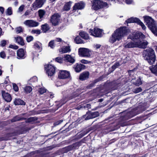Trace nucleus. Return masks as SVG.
Masks as SVG:
<instances>
[{"mask_svg": "<svg viewBox=\"0 0 157 157\" xmlns=\"http://www.w3.org/2000/svg\"><path fill=\"white\" fill-rule=\"evenodd\" d=\"M129 33V30L126 27H121L116 30L109 39V42L113 43L116 41H119Z\"/></svg>", "mask_w": 157, "mask_h": 157, "instance_id": "obj_1", "label": "nucleus"}, {"mask_svg": "<svg viewBox=\"0 0 157 157\" xmlns=\"http://www.w3.org/2000/svg\"><path fill=\"white\" fill-rule=\"evenodd\" d=\"M145 37L144 35L141 33H133L129 35L128 38L132 40L137 41V47L141 48H145L147 47L148 44V42L144 40L141 41V40L144 39Z\"/></svg>", "mask_w": 157, "mask_h": 157, "instance_id": "obj_2", "label": "nucleus"}, {"mask_svg": "<svg viewBox=\"0 0 157 157\" xmlns=\"http://www.w3.org/2000/svg\"><path fill=\"white\" fill-rule=\"evenodd\" d=\"M143 56L150 65L154 63L156 60V56L154 50L151 48H148L144 50L143 52Z\"/></svg>", "mask_w": 157, "mask_h": 157, "instance_id": "obj_3", "label": "nucleus"}, {"mask_svg": "<svg viewBox=\"0 0 157 157\" xmlns=\"http://www.w3.org/2000/svg\"><path fill=\"white\" fill-rule=\"evenodd\" d=\"M146 25L155 35L157 36V26L155 22L151 17L148 16L144 17Z\"/></svg>", "mask_w": 157, "mask_h": 157, "instance_id": "obj_4", "label": "nucleus"}, {"mask_svg": "<svg viewBox=\"0 0 157 157\" xmlns=\"http://www.w3.org/2000/svg\"><path fill=\"white\" fill-rule=\"evenodd\" d=\"M107 3L105 2L99 0H95L93 1L92 8L95 10H97L107 7Z\"/></svg>", "mask_w": 157, "mask_h": 157, "instance_id": "obj_5", "label": "nucleus"}, {"mask_svg": "<svg viewBox=\"0 0 157 157\" xmlns=\"http://www.w3.org/2000/svg\"><path fill=\"white\" fill-rule=\"evenodd\" d=\"M126 22L127 23H136L140 25L142 29L143 30L145 29L146 28L144 23L141 22L140 19L137 17H132L128 19L126 21Z\"/></svg>", "mask_w": 157, "mask_h": 157, "instance_id": "obj_6", "label": "nucleus"}, {"mask_svg": "<svg viewBox=\"0 0 157 157\" xmlns=\"http://www.w3.org/2000/svg\"><path fill=\"white\" fill-rule=\"evenodd\" d=\"M46 0H36L32 5L31 10H35L42 6Z\"/></svg>", "mask_w": 157, "mask_h": 157, "instance_id": "obj_7", "label": "nucleus"}, {"mask_svg": "<svg viewBox=\"0 0 157 157\" xmlns=\"http://www.w3.org/2000/svg\"><path fill=\"white\" fill-rule=\"evenodd\" d=\"M91 52L88 49L85 48H80L78 49L79 55L82 57H89L91 56Z\"/></svg>", "mask_w": 157, "mask_h": 157, "instance_id": "obj_8", "label": "nucleus"}, {"mask_svg": "<svg viewBox=\"0 0 157 157\" xmlns=\"http://www.w3.org/2000/svg\"><path fill=\"white\" fill-rule=\"evenodd\" d=\"M47 74L48 76H53L55 73L56 68L52 65L49 64L45 67Z\"/></svg>", "mask_w": 157, "mask_h": 157, "instance_id": "obj_9", "label": "nucleus"}, {"mask_svg": "<svg viewBox=\"0 0 157 157\" xmlns=\"http://www.w3.org/2000/svg\"><path fill=\"white\" fill-rule=\"evenodd\" d=\"M60 16L58 13L52 15L50 19L52 25L56 26L58 25L60 21Z\"/></svg>", "mask_w": 157, "mask_h": 157, "instance_id": "obj_10", "label": "nucleus"}, {"mask_svg": "<svg viewBox=\"0 0 157 157\" xmlns=\"http://www.w3.org/2000/svg\"><path fill=\"white\" fill-rule=\"evenodd\" d=\"M89 32L92 35L95 37H100L102 36V30L100 29L94 28V31L92 29H90Z\"/></svg>", "mask_w": 157, "mask_h": 157, "instance_id": "obj_11", "label": "nucleus"}, {"mask_svg": "<svg viewBox=\"0 0 157 157\" xmlns=\"http://www.w3.org/2000/svg\"><path fill=\"white\" fill-rule=\"evenodd\" d=\"M58 77L59 78L61 79L70 78V73L69 72L66 71L61 70L59 71Z\"/></svg>", "mask_w": 157, "mask_h": 157, "instance_id": "obj_12", "label": "nucleus"}, {"mask_svg": "<svg viewBox=\"0 0 157 157\" xmlns=\"http://www.w3.org/2000/svg\"><path fill=\"white\" fill-rule=\"evenodd\" d=\"M25 25L30 27H34L38 26L39 23L33 20H27L24 22Z\"/></svg>", "mask_w": 157, "mask_h": 157, "instance_id": "obj_13", "label": "nucleus"}, {"mask_svg": "<svg viewBox=\"0 0 157 157\" xmlns=\"http://www.w3.org/2000/svg\"><path fill=\"white\" fill-rule=\"evenodd\" d=\"M85 67V66L84 65L79 63L75 64L73 67L75 71L77 73L80 72L82 70L84 69Z\"/></svg>", "mask_w": 157, "mask_h": 157, "instance_id": "obj_14", "label": "nucleus"}, {"mask_svg": "<svg viewBox=\"0 0 157 157\" xmlns=\"http://www.w3.org/2000/svg\"><path fill=\"white\" fill-rule=\"evenodd\" d=\"M89 75L90 73L88 71H84L80 74L79 78L80 80L84 81L89 78Z\"/></svg>", "mask_w": 157, "mask_h": 157, "instance_id": "obj_15", "label": "nucleus"}, {"mask_svg": "<svg viewBox=\"0 0 157 157\" xmlns=\"http://www.w3.org/2000/svg\"><path fill=\"white\" fill-rule=\"evenodd\" d=\"M17 58L20 59H23L25 57L24 50L21 48L18 49L17 52Z\"/></svg>", "mask_w": 157, "mask_h": 157, "instance_id": "obj_16", "label": "nucleus"}, {"mask_svg": "<svg viewBox=\"0 0 157 157\" xmlns=\"http://www.w3.org/2000/svg\"><path fill=\"white\" fill-rule=\"evenodd\" d=\"M2 93L3 98L7 102H10L11 101L12 98L10 94L6 93L4 91H2Z\"/></svg>", "mask_w": 157, "mask_h": 157, "instance_id": "obj_17", "label": "nucleus"}, {"mask_svg": "<svg viewBox=\"0 0 157 157\" xmlns=\"http://www.w3.org/2000/svg\"><path fill=\"white\" fill-rule=\"evenodd\" d=\"M125 48H130L137 47V41L131 42L125 44L124 45Z\"/></svg>", "mask_w": 157, "mask_h": 157, "instance_id": "obj_18", "label": "nucleus"}, {"mask_svg": "<svg viewBox=\"0 0 157 157\" xmlns=\"http://www.w3.org/2000/svg\"><path fill=\"white\" fill-rule=\"evenodd\" d=\"M85 5L84 3L82 2L76 3L73 6V10L83 9Z\"/></svg>", "mask_w": 157, "mask_h": 157, "instance_id": "obj_19", "label": "nucleus"}, {"mask_svg": "<svg viewBox=\"0 0 157 157\" xmlns=\"http://www.w3.org/2000/svg\"><path fill=\"white\" fill-rule=\"evenodd\" d=\"M99 116L98 112H95L87 114V115L85 118V120H87L90 119L94 118Z\"/></svg>", "mask_w": 157, "mask_h": 157, "instance_id": "obj_20", "label": "nucleus"}, {"mask_svg": "<svg viewBox=\"0 0 157 157\" xmlns=\"http://www.w3.org/2000/svg\"><path fill=\"white\" fill-rule=\"evenodd\" d=\"M66 61L69 62L71 64H73L75 61V59L69 55H66L64 57Z\"/></svg>", "mask_w": 157, "mask_h": 157, "instance_id": "obj_21", "label": "nucleus"}, {"mask_svg": "<svg viewBox=\"0 0 157 157\" xmlns=\"http://www.w3.org/2000/svg\"><path fill=\"white\" fill-rule=\"evenodd\" d=\"M26 119V118L21 117L20 115H17L14 117L12 119H11V121L12 122H13L18 121L25 120Z\"/></svg>", "mask_w": 157, "mask_h": 157, "instance_id": "obj_22", "label": "nucleus"}, {"mask_svg": "<svg viewBox=\"0 0 157 157\" xmlns=\"http://www.w3.org/2000/svg\"><path fill=\"white\" fill-rule=\"evenodd\" d=\"M132 82L137 86H139L142 83L141 79L140 78H138L136 80L132 79Z\"/></svg>", "mask_w": 157, "mask_h": 157, "instance_id": "obj_23", "label": "nucleus"}, {"mask_svg": "<svg viewBox=\"0 0 157 157\" xmlns=\"http://www.w3.org/2000/svg\"><path fill=\"white\" fill-rule=\"evenodd\" d=\"M14 102L15 105H25V102L19 98L16 99Z\"/></svg>", "mask_w": 157, "mask_h": 157, "instance_id": "obj_24", "label": "nucleus"}, {"mask_svg": "<svg viewBox=\"0 0 157 157\" xmlns=\"http://www.w3.org/2000/svg\"><path fill=\"white\" fill-rule=\"evenodd\" d=\"M79 34L82 38L84 39L87 40L89 38L88 34L85 32H81Z\"/></svg>", "mask_w": 157, "mask_h": 157, "instance_id": "obj_25", "label": "nucleus"}, {"mask_svg": "<svg viewBox=\"0 0 157 157\" xmlns=\"http://www.w3.org/2000/svg\"><path fill=\"white\" fill-rule=\"evenodd\" d=\"M15 40L17 43L21 45H23L25 44L23 39L21 36L15 38Z\"/></svg>", "mask_w": 157, "mask_h": 157, "instance_id": "obj_26", "label": "nucleus"}, {"mask_svg": "<svg viewBox=\"0 0 157 157\" xmlns=\"http://www.w3.org/2000/svg\"><path fill=\"white\" fill-rule=\"evenodd\" d=\"M41 28L44 33H46L50 29L49 25L47 24H45L42 25Z\"/></svg>", "mask_w": 157, "mask_h": 157, "instance_id": "obj_27", "label": "nucleus"}, {"mask_svg": "<svg viewBox=\"0 0 157 157\" xmlns=\"http://www.w3.org/2000/svg\"><path fill=\"white\" fill-rule=\"evenodd\" d=\"M71 2H68L66 3L63 8V9L64 10L68 11L70 10V7L71 6Z\"/></svg>", "mask_w": 157, "mask_h": 157, "instance_id": "obj_28", "label": "nucleus"}, {"mask_svg": "<svg viewBox=\"0 0 157 157\" xmlns=\"http://www.w3.org/2000/svg\"><path fill=\"white\" fill-rule=\"evenodd\" d=\"M70 51L71 49L69 46H66L62 48L61 51L60 52H61L62 53H65Z\"/></svg>", "mask_w": 157, "mask_h": 157, "instance_id": "obj_29", "label": "nucleus"}, {"mask_svg": "<svg viewBox=\"0 0 157 157\" xmlns=\"http://www.w3.org/2000/svg\"><path fill=\"white\" fill-rule=\"evenodd\" d=\"M45 11L44 10L40 9L38 11L39 16L40 18H42L45 13Z\"/></svg>", "mask_w": 157, "mask_h": 157, "instance_id": "obj_30", "label": "nucleus"}, {"mask_svg": "<svg viewBox=\"0 0 157 157\" xmlns=\"http://www.w3.org/2000/svg\"><path fill=\"white\" fill-rule=\"evenodd\" d=\"M75 42L77 44L84 43L83 41L79 36H77L75 38L74 40Z\"/></svg>", "mask_w": 157, "mask_h": 157, "instance_id": "obj_31", "label": "nucleus"}, {"mask_svg": "<svg viewBox=\"0 0 157 157\" xmlns=\"http://www.w3.org/2000/svg\"><path fill=\"white\" fill-rule=\"evenodd\" d=\"M24 90L25 93L28 94L30 93L32 91V88L30 86H26L24 88Z\"/></svg>", "mask_w": 157, "mask_h": 157, "instance_id": "obj_32", "label": "nucleus"}, {"mask_svg": "<svg viewBox=\"0 0 157 157\" xmlns=\"http://www.w3.org/2000/svg\"><path fill=\"white\" fill-rule=\"evenodd\" d=\"M80 143L77 142L71 145L72 147L73 150L78 149L80 146Z\"/></svg>", "mask_w": 157, "mask_h": 157, "instance_id": "obj_33", "label": "nucleus"}, {"mask_svg": "<svg viewBox=\"0 0 157 157\" xmlns=\"http://www.w3.org/2000/svg\"><path fill=\"white\" fill-rule=\"evenodd\" d=\"M6 13L7 15H10L12 14V10L11 7H9L7 9Z\"/></svg>", "mask_w": 157, "mask_h": 157, "instance_id": "obj_34", "label": "nucleus"}, {"mask_svg": "<svg viewBox=\"0 0 157 157\" xmlns=\"http://www.w3.org/2000/svg\"><path fill=\"white\" fill-rule=\"evenodd\" d=\"M40 44L39 43H35L34 44V48L41 50Z\"/></svg>", "mask_w": 157, "mask_h": 157, "instance_id": "obj_35", "label": "nucleus"}, {"mask_svg": "<svg viewBox=\"0 0 157 157\" xmlns=\"http://www.w3.org/2000/svg\"><path fill=\"white\" fill-rule=\"evenodd\" d=\"M64 151L65 152H67L68 151L72 150V147L71 145H69L63 148Z\"/></svg>", "mask_w": 157, "mask_h": 157, "instance_id": "obj_36", "label": "nucleus"}, {"mask_svg": "<svg viewBox=\"0 0 157 157\" xmlns=\"http://www.w3.org/2000/svg\"><path fill=\"white\" fill-rule=\"evenodd\" d=\"M37 118L36 117H30L28 118L26 121V123H30L36 120Z\"/></svg>", "mask_w": 157, "mask_h": 157, "instance_id": "obj_37", "label": "nucleus"}, {"mask_svg": "<svg viewBox=\"0 0 157 157\" xmlns=\"http://www.w3.org/2000/svg\"><path fill=\"white\" fill-rule=\"evenodd\" d=\"M120 65V63L118 62L115 63L112 67V71H114Z\"/></svg>", "mask_w": 157, "mask_h": 157, "instance_id": "obj_38", "label": "nucleus"}, {"mask_svg": "<svg viewBox=\"0 0 157 157\" xmlns=\"http://www.w3.org/2000/svg\"><path fill=\"white\" fill-rule=\"evenodd\" d=\"M56 44L55 43L54 40H51L48 44V46L50 47L51 48H54L55 44Z\"/></svg>", "mask_w": 157, "mask_h": 157, "instance_id": "obj_39", "label": "nucleus"}, {"mask_svg": "<svg viewBox=\"0 0 157 157\" xmlns=\"http://www.w3.org/2000/svg\"><path fill=\"white\" fill-rule=\"evenodd\" d=\"M46 91L47 90L46 89L44 88L41 87L38 90V92L40 94H42L46 92Z\"/></svg>", "mask_w": 157, "mask_h": 157, "instance_id": "obj_40", "label": "nucleus"}, {"mask_svg": "<svg viewBox=\"0 0 157 157\" xmlns=\"http://www.w3.org/2000/svg\"><path fill=\"white\" fill-rule=\"evenodd\" d=\"M15 30L16 33L17 34L22 32L23 31L22 28L21 27L16 28Z\"/></svg>", "mask_w": 157, "mask_h": 157, "instance_id": "obj_41", "label": "nucleus"}, {"mask_svg": "<svg viewBox=\"0 0 157 157\" xmlns=\"http://www.w3.org/2000/svg\"><path fill=\"white\" fill-rule=\"evenodd\" d=\"M25 5H21L18 8V13L21 12L24 10L25 8Z\"/></svg>", "mask_w": 157, "mask_h": 157, "instance_id": "obj_42", "label": "nucleus"}, {"mask_svg": "<svg viewBox=\"0 0 157 157\" xmlns=\"http://www.w3.org/2000/svg\"><path fill=\"white\" fill-rule=\"evenodd\" d=\"M56 61L58 63H63V59L60 57H57L56 58Z\"/></svg>", "mask_w": 157, "mask_h": 157, "instance_id": "obj_43", "label": "nucleus"}, {"mask_svg": "<svg viewBox=\"0 0 157 157\" xmlns=\"http://www.w3.org/2000/svg\"><path fill=\"white\" fill-rule=\"evenodd\" d=\"M142 91V89L141 88L139 87L136 89H135L134 91V92L135 93H137L140 92H141Z\"/></svg>", "mask_w": 157, "mask_h": 157, "instance_id": "obj_44", "label": "nucleus"}, {"mask_svg": "<svg viewBox=\"0 0 157 157\" xmlns=\"http://www.w3.org/2000/svg\"><path fill=\"white\" fill-rule=\"evenodd\" d=\"M33 37L32 36H27L26 37V40L28 42H30L31 41L33 40Z\"/></svg>", "mask_w": 157, "mask_h": 157, "instance_id": "obj_45", "label": "nucleus"}, {"mask_svg": "<svg viewBox=\"0 0 157 157\" xmlns=\"http://www.w3.org/2000/svg\"><path fill=\"white\" fill-rule=\"evenodd\" d=\"M88 133V132L86 131H85L82 132L81 133H80L79 135L78 136L80 138H82V137H83L84 135H85L86 134H87Z\"/></svg>", "mask_w": 157, "mask_h": 157, "instance_id": "obj_46", "label": "nucleus"}, {"mask_svg": "<svg viewBox=\"0 0 157 157\" xmlns=\"http://www.w3.org/2000/svg\"><path fill=\"white\" fill-rule=\"evenodd\" d=\"M13 135V134H12H12H8L6 135L7 136V137H6L4 139H3L2 140H7L9 139H10V136H11Z\"/></svg>", "mask_w": 157, "mask_h": 157, "instance_id": "obj_47", "label": "nucleus"}, {"mask_svg": "<svg viewBox=\"0 0 157 157\" xmlns=\"http://www.w3.org/2000/svg\"><path fill=\"white\" fill-rule=\"evenodd\" d=\"M6 44V41L5 40H3L0 42V44L1 46L4 47L5 46Z\"/></svg>", "mask_w": 157, "mask_h": 157, "instance_id": "obj_48", "label": "nucleus"}, {"mask_svg": "<svg viewBox=\"0 0 157 157\" xmlns=\"http://www.w3.org/2000/svg\"><path fill=\"white\" fill-rule=\"evenodd\" d=\"M13 88L14 90L15 91H17L18 90V88L17 85L15 83H13Z\"/></svg>", "mask_w": 157, "mask_h": 157, "instance_id": "obj_49", "label": "nucleus"}, {"mask_svg": "<svg viewBox=\"0 0 157 157\" xmlns=\"http://www.w3.org/2000/svg\"><path fill=\"white\" fill-rule=\"evenodd\" d=\"M0 57L3 59L6 57V55L4 52H2L0 53Z\"/></svg>", "mask_w": 157, "mask_h": 157, "instance_id": "obj_50", "label": "nucleus"}, {"mask_svg": "<svg viewBox=\"0 0 157 157\" xmlns=\"http://www.w3.org/2000/svg\"><path fill=\"white\" fill-rule=\"evenodd\" d=\"M37 78L36 77H33L31 78L30 80L31 82H36L37 81Z\"/></svg>", "mask_w": 157, "mask_h": 157, "instance_id": "obj_51", "label": "nucleus"}, {"mask_svg": "<svg viewBox=\"0 0 157 157\" xmlns=\"http://www.w3.org/2000/svg\"><path fill=\"white\" fill-rule=\"evenodd\" d=\"M9 48L15 49H17L18 48V46L13 45H10L9 46Z\"/></svg>", "mask_w": 157, "mask_h": 157, "instance_id": "obj_52", "label": "nucleus"}, {"mask_svg": "<svg viewBox=\"0 0 157 157\" xmlns=\"http://www.w3.org/2000/svg\"><path fill=\"white\" fill-rule=\"evenodd\" d=\"M81 62L82 63H84L85 64H87V63H90V61H88V60H86L85 59H82L81 61Z\"/></svg>", "mask_w": 157, "mask_h": 157, "instance_id": "obj_53", "label": "nucleus"}, {"mask_svg": "<svg viewBox=\"0 0 157 157\" xmlns=\"http://www.w3.org/2000/svg\"><path fill=\"white\" fill-rule=\"evenodd\" d=\"M63 121V120H60L59 121H57L55 122V123H54V125L55 126H56V125H58L60 124Z\"/></svg>", "mask_w": 157, "mask_h": 157, "instance_id": "obj_54", "label": "nucleus"}, {"mask_svg": "<svg viewBox=\"0 0 157 157\" xmlns=\"http://www.w3.org/2000/svg\"><path fill=\"white\" fill-rule=\"evenodd\" d=\"M124 2L127 4H130L132 3V0H124Z\"/></svg>", "mask_w": 157, "mask_h": 157, "instance_id": "obj_55", "label": "nucleus"}, {"mask_svg": "<svg viewBox=\"0 0 157 157\" xmlns=\"http://www.w3.org/2000/svg\"><path fill=\"white\" fill-rule=\"evenodd\" d=\"M62 39L60 38H57L54 41H55V43H56L58 42H60L62 41Z\"/></svg>", "mask_w": 157, "mask_h": 157, "instance_id": "obj_56", "label": "nucleus"}, {"mask_svg": "<svg viewBox=\"0 0 157 157\" xmlns=\"http://www.w3.org/2000/svg\"><path fill=\"white\" fill-rule=\"evenodd\" d=\"M32 32L33 33H36L37 34H39L40 33V31L39 30H33Z\"/></svg>", "mask_w": 157, "mask_h": 157, "instance_id": "obj_57", "label": "nucleus"}, {"mask_svg": "<svg viewBox=\"0 0 157 157\" xmlns=\"http://www.w3.org/2000/svg\"><path fill=\"white\" fill-rule=\"evenodd\" d=\"M0 11L1 12L2 14L4 13V9L2 7L0 6Z\"/></svg>", "mask_w": 157, "mask_h": 157, "instance_id": "obj_58", "label": "nucleus"}, {"mask_svg": "<svg viewBox=\"0 0 157 157\" xmlns=\"http://www.w3.org/2000/svg\"><path fill=\"white\" fill-rule=\"evenodd\" d=\"M10 55L13 56H15V53L14 52L11 51V52L10 53Z\"/></svg>", "mask_w": 157, "mask_h": 157, "instance_id": "obj_59", "label": "nucleus"}, {"mask_svg": "<svg viewBox=\"0 0 157 157\" xmlns=\"http://www.w3.org/2000/svg\"><path fill=\"white\" fill-rule=\"evenodd\" d=\"M29 14V11L28 10L26 11L25 12L24 14V15L25 16H27Z\"/></svg>", "mask_w": 157, "mask_h": 157, "instance_id": "obj_60", "label": "nucleus"}, {"mask_svg": "<svg viewBox=\"0 0 157 157\" xmlns=\"http://www.w3.org/2000/svg\"><path fill=\"white\" fill-rule=\"evenodd\" d=\"M153 88L155 89V90L157 91V84L153 86Z\"/></svg>", "mask_w": 157, "mask_h": 157, "instance_id": "obj_61", "label": "nucleus"}, {"mask_svg": "<svg viewBox=\"0 0 157 157\" xmlns=\"http://www.w3.org/2000/svg\"><path fill=\"white\" fill-rule=\"evenodd\" d=\"M48 95H49L50 97L51 98H52L53 97V95L51 93H48Z\"/></svg>", "mask_w": 157, "mask_h": 157, "instance_id": "obj_62", "label": "nucleus"}, {"mask_svg": "<svg viewBox=\"0 0 157 157\" xmlns=\"http://www.w3.org/2000/svg\"><path fill=\"white\" fill-rule=\"evenodd\" d=\"M95 47L97 48H99L101 47V45L99 44H96L95 45Z\"/></svg>", "mask_w": 157, "mask_h": 157, "instance_id": "obj_63", "label": "nucleus"}, {"mask_svg": "<svg viewBox=\"0 0 157 157\" xmlns=\"http://www.w3.org/2000/svg\"><path fill=\"white\" fill-rule=\"evenodd\" d=\"M90 105L89 104H87L85 106V107H86L87 108H90Z\"/></svg>", "mask_w": 157, "mask_h": 157, "instance_id": "obj_64", "label": "nucleus"}]
</instances>
